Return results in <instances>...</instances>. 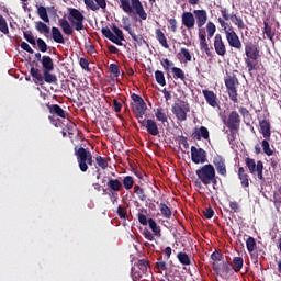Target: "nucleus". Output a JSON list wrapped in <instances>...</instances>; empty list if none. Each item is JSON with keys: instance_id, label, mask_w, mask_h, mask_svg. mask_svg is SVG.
<instances>
[{"instance_id": "obj_1", "label": "nucleus", "mask_w": 281, "mask_h": 281, "mask_svg": "<svg viewBox=\"0 0 281 281\" xmlns=\"http://www.w3.org/2000/svg\"><path fill=\"white\" fill-rule=\"evenodd\" d=\"M120 8H122L123 12L128 14L130 16H139L142 21H146L148 19V13L144 10V5L139 0H120Z\"/></svg>"}, {"instance_id": "obj_2", "label": "nucleus", "mask_w": 281, "mask_h": 281, "mask_svg": "<svg viewBox=\"0 0 281 281\" xmlns=\"http://www.w3.org/2000/svg\"><path fill=\"white\" fill-rule=\"evenodd\" d=\"M198 179L204 183V186H210V183L216 182V170L212 165H204L195 171Z\"/></svg>"}, {"instance_id": "obj_3", "label": "nucleus", "mask_w": 281, "mask_h": 281, "mask_svg": "<svg viewBox=\"0 0 281 281\" xmlns=\"http://www.w3.org/2000/svg\"><path fill=\"white\" fill-rule=\"evenodd\" d=\"M75 155L81 172H87L89 166H93V156L91 155V151L80 147L79 149H76Z\"/></svg>"}, {"instance_id": "obj_4", "label": "nucleus", "mask_w": 281, "mask_h": 281, "mask_svg": "<svg viewBox=\"0 0 281 281\" xmlns=\"http://www.w3.org/2000/svg\"><path fill=\"white\" fill-rule=\"evenodd\" d=\"M103 36L111 41V43H114L115 45L122 46V41H124V33L117 25L112 24L111 29L109 27H103L101 30Z\"/></svg>"}, {"instance_id": "obj_5", "label": "nucleus", "mask_w": 281, "mask_h": 281, "mask_svg": "<svg viewBox=\"0 0 281 281\" xmlns=\"http://www.w3.org/2000/svg\"><path fill=\"white\" fill-rule=\"evenodd\" d=\"M245 54L247 56L245 63L248 71L251 74L254 69H256V63H254L252 60H257L258 58H260V50L258 49V46L254 44H247L245 46Z\"/></svg>"}, {"instance_id": "obj_6", "label": "nucleus", "mask_w": 281, "mask_h": 281, "mask_svg": "<svg viewBox=\"0 0 281 281\" xmlns=\"http://www.w3.org/2000/svg\"><path fill=\"white\" fill-rule=\"evenodd\" d=\"M68 21L77 32L85 30V15L80 10L70 8L68 14Z\"/></svg>"}, {"instance_id": "obj_7", "label": "nucleus", "mask_w": 281, "mask_h": 281, "mask_svg": "<svg viewBox=\"0 0 281 281\" xmlns=\"http://www.w3.org/2000/svg\"><path fill=\"white\" fill-rule=\"evenodd\" d=\"M172 113L179 122H186L188 120V113H190V104L184 101L175 103L172 105Z\"/></svg>"}, {"instance_id": "obj_8", "label": "nucleus", "mask_w": 281, "mask_h": 281, "mask_svg": "<svg viewBox=\"0 0 281 281\" xmlns=\"http://www.w3.org/2000/svg\"><path fill=\"white\" fill-rule=\"evenodd\" d=\"M246 166L250 172V175H256L257 172V177L258 179H260V181H262L265 179V177L262 176V170H265V165L262 164V161H257L251 159V158H246Z\"/></svg>"}, {"instance_id": "obj_9", "label": "nucleus", "mask_w": 281, "mask_h": 281, "mask_svg": "<svg viewBox=\"0 0 281 281\" xmlns=\"http://www.w3.org/2000/svg\"><path fill=\"white\" fill-rule=\"evenodd\" d=\"M226 89L228 91L229 99L233 102H238V91L236 88L238 87V78L228 77L225 79Z\"/></svg>"}, {"instance_id": "obj_10", "label": "nucleus", "mask_w": 281, "mask_h": 281, "mask_svg": "<svg viewBox=\"0 0 281 281\" xmlns=\"http://www.w3.org/2000/svg\"><path fill=\"white\" fill-rule=\"evenodd\" d=\"M148 271V262L146 260H138L137 263L132 268L133 281L139 280Z\"/></svg>"}, {"instance_id": "obj_11", "label": "nucleus", "mask_w": 281, "mask_h": 281, "mask_svg": "<svg viewBox=\"0 0 281 281\" xmlns=\"http://www.w3.org/2000/svg\"><path fill=\"white\" fill-rule=\"evenodd\" d=\"M191 161L193 164H205L207 161V153L203 148L191 147Z\"/></svg>"}, {"instance_id": "obj_12", "label": "nucleus", "mask_w": 281, "mask_h": 281, "mask_svg": "<svg viewBox=\"0 0 281 281\" xmlns=\"http://www.w3.org/2000/svg\"><path fill=\"white\" fill-rule=\"evenodd\" d=\"M226 41L229 45V47H234V49H241L243 43L240 42V37H238V34H236V31H231L225 34Z\"/></svg>"}, {"instance_id": "obj_13", "label": "nucleus", "mask_w": 281, "mask_h": 281, "mask_svg": "<svg viewBox=\"0 0 281 281\" xmlns=\"http://www.w3.org/2000/svg\"><path fill=\"white\" fill-rule=\"evenodd\" d=\"M213 164L216 168L217 175H221L222 177H227V167L225 165V158L221 155H215L213 157Z\"/></svg>"}, {"instance_id": "obj_14", "label": "nucleus", "mask_w": 281, "mask_h": 281, "mask_svg": "<svg viewBox=\"0 0 281 281\" xmlns=\"http://www.w3.org/2000/svg\"><path fill=\"white\" fill-rule=\"evenodd\" d=\"M214 49L217 56H225V54H227V46H225V42L221 34H216L214 37Z\"/></svg>"}, {"instance_id": "obj_15", "label": "nucleus", "mask_w": 281, "mask_h": 281, "mask_svg": "<svg viewBox=\"0 0 281 281\" xmlns=\"http://www.w3.org/2000/svg\"><path fill=\"white\" fill-rule=\"evenodd\" d=\"M86 8L92 10V12H98V10H106V0H83Z\"/></svg>"}, {"instance_id": "obj_16", "label": "nucleus", "mask_w": 281, "mask_h": 281, "mask_svg": "<svg viewBox=\"0 0 281 281\" xmlns=\"http://www.w3.org/2000/svg\"><path fill=\"white\" fill-rule=\"evenodd\" d=\"M202 93L204 95V99L206 101V104L209 106H212L213 109H217L218 106V98L212 90H202Z\"/></svg>"}, {"instance_id": "obj_17", "label": "nucleus", "mask_w": 281, "mask_h": 281, "mask_svg": "<svg viewBox=\"0 0 281 281\" xmlns=\"http://www.w3.org/2000/svg\"><path fill=\"white\" fill-rule=\"evenodd\" d=\"M227 126L231 131L238 130V126H240V115H238V112H231L227 120Z\"/></svg>"}, {"instance_id": "obj_18", "label": "nucleus", "mask_w": 281, "mask_h": 281, "mask_svg": "<svg viewBox=\"0 0 281 281\" xmlns=\"http://www.w3.org/2000/svg\"><path fill=\"white\" fill-rule=\"evenodd\" d=\"M182 25L187 27V30H192L194 25H196V20L194 18V13L192 12H183L182 13Z\"/></svg>"}, {"instance_id": "obj_19", "label": "nucleus", "mask_w": 281, "mask_h": 281, "mask_svg": "<svg viewBox=\"0 0 281 281\" xmlns=\"http://www.w3.org/2000/svg\"><path fill=\"white\" fill-rule=\"evenodd\" d=\"M194 19L196 21L198 27H203L205 23H207V11L205 10H194L193 11Z\"/></svg>"}, {"instance_id": "obj_20", "label": "nucleus", "mask_w": 281, "mask_h": 281, "mask_svg": "<svg viewBox=\"0 0 281 281\" xmlns=\"http://www.w3.org/2000/svg\"><path fill=\"white\" fill-rule=\"evenodd\" d=\"M144 126L149 135H153L154 137H157V135H159V126L157 125V122H155V120L148 119L145 122Z\"/></svg>"}, {"instance_id": "obj_21", "label": "nucleus", "mask_w": 281, "mask_h": 281, "mask_svg": "<svg viewBox=\"0 0 281 281\" xmlns=\"http://www.w3.org/2000/svg\"><path fill=\"white\" fill-rule=\"evenodd\" d=\"M259 128L261 135H263L265 139H269L271 137V123L267 120H262L259 122Z\"/></svg>"}, {"instance_id": "obj_22", "label": "nucleus", "mask_w": 281, "mask_h": 281, "mask_svg": "<svg viewBox=\"0 0 281 281\" xmlns=\"http://www.w3.org/2000/svg\"><path fill=\"white\" fill-rule=\"evenodd\" d=\"M232 23L237 27V30H246L247 25L245 24V21H243V18L238 16L236 13L231 14Z\"/></svg>"}, {"instance_id": "obj_23", "label": "nucleus", "mask_w": 281, "mask_h": 281, "mask_svg": "<svg viewBox=\"0 0 281 281\" xmlns=\"http://www.w3.org/2000/svg\"><path fill=\"white\" fill-rule=\"evenodd\" d=\"M193 135L198 139V142H201L202 138L210 139V131H207V127L205 126L196 128Z\"/></svg>"}, {"instance_id": "obj_24", "label": "nucleus", "mask_w": 281, "mask_h": 281, "mask_svg": "<svg viewBox=\"0 0 281 281\" xmlns=\"http://www.w3.org/2000/svg\"><path fill=\"white\" fill-rule=\"evenodd\" d=\"M52 36H53V41H55V43L65 45V37L63 36V33L60 32L59 27H56V26L52 27Z\"/></svg>"}, {"instance_id": "obj_25", "label": "nucleus", "mask_w": 281, "mask_h": 281, "mask_svg": "<svg viewBox=\"0 0 281 281\" xmlns=\"http://www.w3.org/2000/svg\"><path fill=\"white\" fill-rule=\"evenodd\" d=\"M43 71H54V59L49 56L42 57Z\"/></svg>"}, {"instance_id": "obj_26", "label": "nucleus", "mask_w": 281, "mask_h": 281, "mask_svg": "<svg viewBox=\"0 0 281 281\" xmlns=\"http://www.w3.org/2000/svg\"><path fill=\"white\" fill-rule=\"evenodd\" d=\"M31 76L36 80V85H45L44 75L38 68H31Z\"/></svg>"}, {"instance_id": "obj_27", "label": "nucleus", "mask_w": 281, "mask_h": 281, "mask_svg": "<svg viewBox=\"0 0 281 281\" xmlns=\"http://www.w3.org/2000/svg\"><path fill=\"white\" fill-rule=\"evenodd\" d=\"M59 25L64 34H66L67 36H71V34H74V29L71 27V24H69V21L61 19L59 20Z\"/></svg>"}, {"instance_id": "obj_28", "label": "nucleus", "mask_w": 281, "mask_h": 281, "mask_svg": "<svg viewBox=\"0 0 281 281\" xmlns=\"http://www.w3.org/2000/svg\"><path fill=\"white\" fill-rule=\"evenodd\" d=\"M156 38L160 45L165 47V49H168L170 45H168V40L166 38V35L161 31V29L156 30Z\"/></svg>"}, {"instance_id": "obj_29", "label": "nucleus", "mask_w": 281, "mask_h": 281, "mask_svg": "<svg viewBox=\"0 0 281 281\" xmlns=\"http://www.w3.org/2000/svg\"><path fill=\"white\" fill-rule=\"evenodd\" d=\"M50 71L52 70H44L43 78H44V82H47L48 85H54L58 82V78L56 77V75L52 74Z\"/></svg>"}, {"instance_id": "obj_30", "label": "nucleus", "mask_w": 281, "mask_h": 281, "mask_svg": "<svg viewBox=\"0 0 281 281\" xmlns=\"http://www.w3.org/2000/svg\"><path fill=\"white\" fill-rule=\"evenodd\" d=\"M36 9H37V15L40 16V19H42L44 23H49V15L47 14V8L43 5H36Z\"/></svg>"}, {"instance_id": "obj_31", "label": "nucleus", "mask_w": 281, "mask_h": 281, "mask_svg": "<svg viewBox=\"0 0 281 281\" xmlns=\"http://www.w3.org/2000/svg\"><path fill=\"white\" fill-rule=\"evenodd\" d=\"M238 177L241 181V186H244V188H249V176L245 172V168L240 167L238 169Z\"/></svg>"}, {"instance_id": "obj_32", "label": "nucleus", "mask_w": 281, "mask_h": 281, "mask_svg": "<svg viewBox=\"0 0 281 281\" xmlns=\"http://www.w3.org/2000/svg\"><path fill=\"white\" fill-rule=\"evenodd\" d=\"M199 38H200V47H201V49H204V52L206 54H210V46L207 45V40H205V32L200 30Z\"/></svg>"}, {"instance_id": "obj_33", "label": "nucleus", "mask_w": 281, "mask_h": 281, "mask_svg": "<svg viewBox=\"0 0 281 281\" xmlns=\"http://www.w3.org/2000/svg\"><path fill=\"white\" fill-rule=\"evenodd\" d=\"M108 188H110L112 192H120V190H122V182L117 179H110L108 181Z\"/></svg>"}, {"instance_id": "obj_34", "label": "nucleus", "mask_w": 281, "mask_h": 281, "mask_svg": "<svg viewBox=\"0 0 281 281\" xmlns=\"http://www.w3.org/2000/svg\"><path fill=\"white\" fill-rule=\"evenodd\" d=\"M155 116L158 122H161L162 124H166L168 122V115H166V112H164V109L157 108L155 111Z\"/></svg>"}, {"instance_id": "obj_35", "label": "nucleus", "mask_w": 281, "mask_h": 281, "mask_svg": "<svg viewBox=\"0 0 281 281\" xmlns=\"http://www.w3.org/2000/svg\"><path fill=\"white\" fill-rule=\"evenodd\" d=\"M147 225H149L155 236H157L158 238L161 236V228L159 227V225H157V222H155V220L149 218Z\"/></svg>"}, {"instance_id": "obj_36", "label": "nucleus", "mask_w": 281, "mask_h": 281, "mask_svg": "<svg viewBox=\"0 0 281 281\" xmlns=\"http://www.w3.org/2000/svg\"><path fill=\"white\" fill-rule=\"evenodd\" d=\"M49 111L53 115H58V117H63L65 119V110H63V108H60V105L58 104H54L49 108Z\"/></svg>"}, {"instance_id": "obj_37", "label": "nucleus", "mask_w": 281, "mask_h": 281, "mask_svg": "<svg viewBox=\"0 0 281 281\" xmlns=\"http://www.w3.org/2000/svg\"><path fill=\"white\" fill-rule=\"evenodd\" d=\"M177 258H178L180 265H184L186 267L192 265V261L190 260V256H188V254H186V252H179L177 255Z\"/></svg>"}, {"instance_id": "obj_38", "label": "nucleus", "mask_w": 281, "mask_h": 281, "mask_svg": "<svg viewBox=\"0 0 281 281\" xmlns=\"http://www.w3.org/2000/svg\"><path fill=\"white\" fill-rule=\"evenodd\" d=\"M35 30H37L40 34H49V26L42 21L35 23Z\"/></svg>"}, {"instance_id": "obj_39", "label": "nucleus", "mask_w": 281, "mask_h": 281, "mask_svg": "<svg viewBox=\"0 0 281 281\" xmlns=\"http://www.w3.org/2000/svg\"><path fill=\"white\" fill-rule=\"evenodd\" d=\"M171 71L173 74V78H176L177 80H186V72H183L181 68L172 67Z\"/></svg>"}, {"instance_id": "obj_40", "label": "nucleus", "mask_w": 281, "mask_h": 281, "mask_svg": "<svg viewBox=\"0 0 281 281\" xmlns=\"http://www.w3.org/2000/svg\"><path fill=\"white\" fill-rule=\"evenodd\" d=\"M156 82L160 85V87H166V77L164 76V71L156 70L155 71Z\"/></svg>"}, {"instance_id": "obj_41", "label": "nucleus", "mask_w": 281, "mask_h": 281, "mask_svg": "<svg viewBox=\"0 0 281 281\" xmlns=\"http://www.w3.org/2000/svg\"><path fill=\"white\" fill-rule=\"evenodd\" d=\"M138 223L140 225H148V217L146 216V210L140 209L137 214Z\"/></svg>"}, {"instance_id": "obj_42", "label": "nucleus", "mask_w": 281, "mask_h": 281, "mask_svg": "<svg viewBox=\"0 0 281 281\" xmlns=\"http://www.w3.org/2000/svg\"><path fill=\"white\" fill-rule=\"evenodd\" d=\"M261 146L265 155H267L268 157H271V155H273V149H271V145L269 144V140L263 139L261 142Z\"/></svg>"}, {"instance_id": "obj_43", "label": "nucleus", "mask_w": 281, "mask_h": 281, "mask_svg": "<svg viewBox=\"0 0 281 281\" xmlns=\"http://www.w3.org/2000/svg\"><path fill=\"white\" fill-rule=\"evenodd\" d=\"M246 247L249 254L256 251V239L254 237H248L246 240Z\"/></svg>"}, {"instance_id": "obj_44", "label": "nucleus", "mask_w": 281, "mask_h": 281, "mask_svg": "<svg viewBox=\"0 0 281 281\" xmlns=\"http://www.w3.org/2000/svg\"><path fill=\"white\" fill-rule=\"evenodd\" d=\"M160 212L165 218H170V216H172V211H170V207L164 203H160Z\"/></svg>"}, {"instance_id": "obj_45", "label": "nucleus", "mask_w": 281, "mask_h": 281, "mask_svg": "<svg viewBox=\"0 0 281 281\" xmlns=\"http://www.w3.org/2000/svg\"><path fill=\"white\" fill-rule=\"evenodd\" d=\"M0 32L2 34H10V30L8 29V22L3 18V15H0Z\"/></svg>"}, {"instance_id": "obj_46", "label": "nucleus", "mask_w": 281, "mask_h": 281, "mask_svg": "<svg viewBox=\"0 0 281 281\" xmlns=\"http://www.w3.org/2000/svg\"><path fill=\"white\" fill-rule=\"evenodd\" d=\"M134 192L138 196L139 201H146V193H144V189L139 186L134 187Z\"/></svg>"}, {"instance_id": "obj_47", "label": "nucleus", "mask_w": 281, "mask_h": 281, "mask_svg": "<svg viewBox=\"0 0 281 281\" xmlns=\"http://www.w3.org/2000/svg\"><path fill=\"white\" fill-rule=\"evenodd\" d=\"M206 33H207V38H212V36L216 34V25H214L212 22H207Z\"/></svg>"}, {"instance_id": "obj_48", "label": "nucleus", "mask_w": 281, "mask_h": 281, "mask_svg": "<svg viewBox=\"0 0 281 281\" xmlns=\"http://www.w3.org/2000/svg\"><path fill=\"white\" fill-rule=\"evenodd\" d=\"M233 265H234V271H236V273H238V271H240V269H243V258L235 257L233 259Z\"/></svg>"}, {"instance_id": "obj_49", "label": "nucleus", "mask_w": 281, "mask_h": 281, "mask_svg": "<svg viewBox=\"0 0 281 281\" xmlns=\"http://www.w3.org/2000/svg\"><path fill=\"white\" fill-rule=\"evenodd\" d=\"M134 183H135V181L133 180V177H131V176H126L123 179V186H124L125 190H131V188H133Z\"/></svg>"}, {"instance_id": "obj_50", "label": "nucleus", "mask_w": 281, "mask_h": 281, "mask_svg": "<svg viewBox=\"0 0 281 281\" xmlns=\"http://www.w3.org/2000/svg\"><path fill=\"white\" fill-rule=\"evenodd\" d=\"M126 32H128V34L132 36L133 41H135L136 43H142V41H144V38L140 35H136L132 30L131 26L127 25L125 26Z\"/></svg>"}, {"instance_id": "obj_51", "label": "nucleus", "mask_w": 281, "mask_h": 281, "mask_svg": "<svg viewBox=\"0 0 281 281\" xmlns=\"http://www.w3.org/2000/svg\"><path fill=\"white\" fill-rule=\"evenodd\" d=\"M97 164L102 170H106L109 168V162L102 156L97 157Z\"/></svg>"}, {"instance_id": "obj_52", "label": "nucleus", "mask_w": 281, "mask_h": 281, "mask_svg": "<svg viewBox=\"0 0 281 281\" xmlns=\"http://www.w3.org/2000/svg\"><path fill=\"white\" fill-rule=\"evenodd\" d=\"M180 54L186 58L188 63H192V55L190 54V50L188 48H181Z\"/></svg>"}, {"instance_id": "obj_53", "label": "nucleus", "mask_w": 281, "mask_h": 281, "mask_svg": "<svg viewBox=\"0 0 281 281\" xmlns=\"http://www.w3.org/2000/svg\"><path fill=\"white\" fill-rule=\"evenodd\" d=\"M135 109L136 111H138V113L140 115H144V112L146 111V102H138V103H135Z\"/></svg>"}, {"instance_id": "obj_54", "label": "nucleus", "mask_w": 281, "mask_h": 281, "mask_svg": "<svg viewBox=\"0 0 281 281\" xmlns=\"http://www.w3.org/2000/svg\"><path fill=\"white\" fill-rule=\"evenodd\" d=\"M161 66L164 67L165 71H169L170 67H175V63H172L168 58H166L161 61Z\"/></svg>"}, {"instance_id": "obj_55", "label": "nucleus", "mask_w": 281, "mask_h": 281, "mask_svg": "<svg viewBox=\"0 0 281 281\" xmlns=\"http://www.w3.org/2000/svg\"><path fill=\"white\" fill-rule=\"evenodd\" d=\"M37 46L40 52L45 53L47 52V43L43 41V38H37Z\"/></svg>"}, {"instance_id": "obj_56", "label": "nucleus", "mask_w": 281, "mask_h": 281, "mask_svg": "<svg viewBox=\"0 0 281 281\" xmlns=\"http://www.w3.org/2000/svg\"><path fill=\"white\" fill-rule=\"evenodd\" d=\"M110 71H111V74H113L115 76V78H117V76H120V67L115 64L110 65Z\"/></svg>"}, {"instance_id": "obj_57", "label": "nucleus", "mask_w": 281, "mask_h": 281, "mask_svg": "<svg viewBox=\"0 0 281 281\" xmlns=\"http://www.w3.org/2000/svg\"><path fill=\"white\" fill-rule=\"evenodd\" d=\"M24 38L30 43L31 45H36V40H34V36L27 32H24Z\"/></svg>"}, {"instance_id": "obj_58", "label": "nucleus", "mask_w": 281, "mask_h": 281, "mask_svg": "<svg viewBox=\"0 0 281 281\" xmlns=\"http://www.w3.org/2000/svg\"><path fill=\"white\" fill-rule=\"evenodd\" d=\"M143 236L144 238H146V240H150V241L155 240V235H153V233L148 229L143 231Z\"/></svg>"}, {"instance_id": "obj_59", "label": "nucleus", "mask_w": 281, "mask_h": 281, "mask_svg": "<svg viewBox=\"0 0 281 281\" xmlns=\"http://www.w3.org/2000/svg\"><path fill=\"white\" fill-rule=\"evenodd\" d=\"M222 29L224 30V34H228L229 32L234 31V26L229 25L227 22L222 24Z\"/></svg>"}, {"instance_id": "obj_60", "label": "nucleus", "mask_w": 281, "mask_h": 281, "mask_svg": "<svg viewBox=\"0 0 281 281\" xmlns=\"http://www.w3.org/2000/svg\"><path fill=\"white\" fill-rule=\"evenodd\" d=\"M21 47L24 49V52H27L29 54H34V49L27 44L26 42L21 43Z\"/></svg>"}, {"instance_id": "obj_61", "label": "nucleus", "mask_w": 281, "mask_h": 281, "mask_svg": "<svg viewBox=\"0 0 281 281\" xmlns=\"http://www.w3.org/2000/svg\"><path fill=\"white\" fill-rule=\"evenodd\" d=\"M79 65H80L81 69H86V70L89 69V61L85 58H80Z\"/></svg>"}, {"instance_id": "obj_62", "label": "nucleus", "mask_w": 281, "mask_h": 281, "mask_svg": "<svg viewBox=\"0 0 281 281\" xmlns=\"http://www.w3.org/2000/svg\"><path fill=\"white\" fill-rule=\"evenodd\" d=\"M113 106H114V111L115 113H120V111H122V103H120L117 100H113Z\"/></svg>"}, {"instance_id": "obj_63", "label": "nucleus", "mask_w": 281, "mask_h": 281, "mask_svg": "<svg viewBox=\"0 0 281 281\" xmlns=\"http://www.w3.org/2000/svg\"><path fill=\"white\" fill-rule=\"evenodd\" d=\"M204 216H205V218H212V216H214V210L205 209Z\"/></svg>"}, {"instance_id": "obj_64", "label": "nucleus", "mask_w": 281, "mask_h": 281, "mask_svg": "<svg viewBox=\"0 0 281 281\" xmlns=\"http://www.w3.org/2000/svg\"><path fill=\"white\" fill-rule=\"evenodd\" d=\"M169 24L171 27V32H177V20L176 19H170Z\"/></svg>"}]
</instances>
